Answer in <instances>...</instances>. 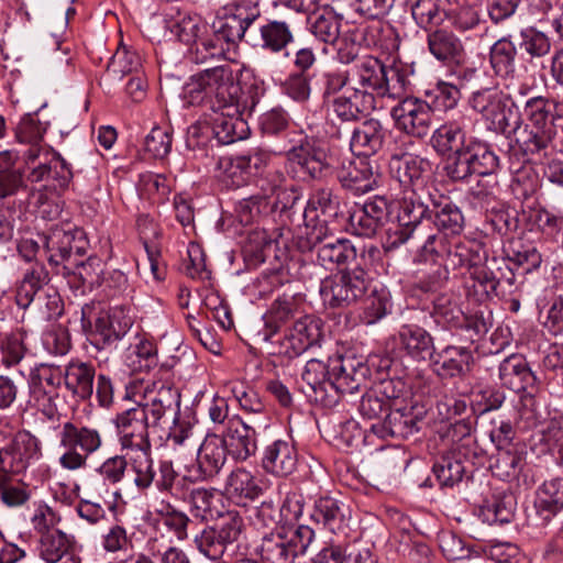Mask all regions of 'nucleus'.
Listing matches in <instances>:
<instances>
[{"label": "nucleus", "instance_id": "obj_1", "mask_svg": "<svg viewBox=\"0 0 563 563\" xmlns=\"http://www.w3.org/2000/svg\"><path fill=\"white\" fill-rule=\"evenodd\" d=\"M59 446L64 452L58 457L59 466L68 472H77L87 466L90 455L103 445V437L98 428L66 421L58 434Z\"/></svg>", "mask_w": 563, "mask_h": 563}, {"label": "nucleus", "instance_id": "obj_2", "mask_svg": "<svg viewBox=\"0 0 563 563\" xmlns=\"http://www.w3.org/2000/svg\"><path fill=\"white\" fill-rule=\"evenodd\" d=\"M352 80L372 96L400 98L406 90V76L397 68L385 67L377 58L366 56L351 69Z\"/></svg>", "mask_w": 563, "mask_h": 563}, {"label": "nucleus", "instance_id": "obj_3", "mask_svg": "<svg viewBox=\"0 0 563 563\" xmlns=\"http://www.w3.org/2000/svg\"><path fill=\"white\" fill-rule=\"evenodd\" d=\"M498 167L499 157L490 146L477 139L468 137L457 155L448 157L444 170L450 179L462 181L473 175L492 176Z\"/></svg>", "mask_w": 563, "mask_h": 563}, {"label": "nucleus", "instance_id": "obj_4", "mask_svg": "<svg viewBox=\"0 0 563 563\" xmlns=\"http://www.w3.org/2000/svg\"><path fill=\"white\" fill-rule=\"evenodd\" d=\"M368 277L366 272L356 267L321 282L320 296L330 307H343L355 302L366 291Z\"/></svg>", "mask_w": 563, "mask_h": 563}, {"label": "nucleus", "instance_id": "obj_5", "mask_svg": "<svg viewBox=\"0 0 563 563\" xmlns=\"http://www.w3.org/2000/svg\"><path fill=\"white\" fill-rule=\"evenodd\" d=\"M23 175L27 181L37 184L54 175L65 184L70 177V170L60 155L47 146L29 147L23 153Z\"/></svg>", "mask_w": 563, "mask_h": 563}, {"label": "nucleus", "instance_id": "obj_6", "mask_svg": "<svg viewBox=\"0 0 563 563\" xmlns=\"http://www.w3.org/2000/svg\"><path fill=\"white\" fill-rule=\"evenodd\" d=\"M508 103V97L496 89L476 91L470 99L471 107L487 122V128L498 133H507L511 125L514 113Z\"/></svg>", "mask_w": 563, "mask_h": 563}, {"label": "nucleus", "instance_id": "obj_7", "mask_svg": "<svg viewBox=\"0 0 563 563\" xmlns=\"http://www.w3.org/2000/svg\"><path fill=\"white\" fill-rule=\"evenodd\" d=\"M114 426L123 452L151 449L148 427L152 423L141 407L135 406L117 415Z\"/></svg>", "mask_w": 563, "mask_h": 563}, {"label": "nucleus", "instance_id": "obj_8", "mask_svg": "<svg viewBox=\"0 0 563 563\" xmlns=\"http://www.w3.org/2000/svg\"><path fill=\"white\" fill-rule=\"evenodd\" d=\"M429 211L430 206L421 200L416 189H405L397 213L398 227L389 233L386 247L390 250L404 244Z\"/></svg>", "mask_w": 563, "mask_h": 563}, {"label": "nucleus", "instance_id": "obj_9", "mask_svg": "<svg viewBox=\"0 0 563 563\" xmlns=\"http://www.w3.org/2000/svg\"><path fill=\"white\" fill-rule=\"evenodd\" d=\"M144 404L136 405L144 410L152 426L159 423L166 416H172L176 423L179 412L180 395L177 389L163 382H151L144 389Z\"/></svg>", "mask_w": 563, "mask_h": 563}, {"label": "nucleus", "instance_id": "obj_10", "mask_svg": "<svg viewBox=\"0 0 563 563\" xmlns=\"http://www.w3.org/2000/svg\"><path fill=\"white\" fill-rule=\"evenodd\" d=\"M323 223L316 225L309 233V240L317 247V262L328 268L346 264L356 257V250L351 241L328 236Z\"/></svg>", "mask_w": 563, "mask_h": 563}, {"label": "nucleus", "instance_id": "obj_11", "mask_svg": "<svg viewBox=\"0 0 563 563\" xmlns=\"http://www.w3.org/2000/svg\"><path fill=\"white\" fill-rule=\"evenodd\" d=\"M399 130L415 137H424L432 126L433 110L419 98H406L391 110Z\"/></svg>", "mask_w": 563, "mask_h": 563}, {"label": "nucleus", "instance_id": "obj_12", "mask_svg": "<svg viewBox=\"0 0 563 563\" xmlns=\"http://www.w3.org/2000/svg\"><path fill=\"white\" fill-rule=\"evenodd\" d=\"M41 454V441L30 431H19L11 442L0 450V471L13 474L21 473Z\"/></svg>", "mask_w": 563, "mask_h": 563}, {"label": "nucleus", "instance_id": "obj_13", "mask_svg": "<svg viewBox=\"0 0 563 563\" xmlns=\"http://www.w3.org/2000/svg\"><path fill=\"white\" fill-rule=\"evenodd\" d=\"M330 390L334 398L338 395L354 394L365 380L367 368L360 361L351 356L336 355L330 357Z\"/></svg>", "mask_w": 563, "mask_h": 563}, {"label": "nucleus", "instance_id": "obj_14", "mask_svg": "<svg viewBox=\"0 0 563 563\" xmlns=\"http://www.w3.org/2000/svg\"><path fill=\"white\" fill-rule=\"evenodd\" d=\"M49 262L59 264L70 258L73 254L82 256L87 252L88 240L85 232L77 227H55L51 230L45 242Z\"/></svg>", "mask_w": 563, "mask_h": 563}, {"label": "nucleus", "instance_id": "obj_15", "mask_svg": "<svg viewBox=\"0 0 563 563\" xmlns=\"http://www.w3.org/2000/svg\"><path fill=\"white\" fill-rule=\"evenodd\" d=\"M330 360L328 363L312 358L307 362L301 378L305 385H301L302 393L313 402L323 406L336 404L333 393L330 390Z\"/></svg>", "mask_w": 563, "mask_h": 563}, {"label": "nucleus", "instance_id": "obj_16", "mask_svg": "<svg viewBox=\"0 0 563 563\" xmlns=\"http://www.w3.org/2000/svg\"><path fill=\"white\" fill-rule=\"evenodd\" d=\"M499 379L505 387L516 393H525L530 401L538 390L536 375L526 358L519 354H512L499 364Z\"/></svg>", "mask_w": 563, "mask_h": 563}, {"label": "nucleus", "instance_id": "obj_17", "mask_svg": "<svg viewBox=\"0 0 563 563\" xmlns=\"http://www.w3.org/2000/svg\"><path fill=\"white\" fill-rule=\"evenodd\" d=\"M388 213L387 199L375 196L363 205L355 206L350 214V224L356 235L372 236L387 220Z\"/></svg>", "mask_w": 563, "mask_h": 563}, {"label": "nucleus", "instance_id": "obj_18", "mask_svg": "<svg viewBox=\"0 0 563 563\" xmlns=\"http://www.w3.org/2000/svg\"><path fill=\"white\" fill-rule=\"evenodd\" d=\"M389 172L405 189H415L430 172V163L411 153L394 154L389 159Z\"/></svg>", "mask_w": 563, "mask_h": 563}, {"label": "nucleus", "instance_id": "obj_19", "mask_svg": "<svg viewBox=\"0 0 563 563\" xmlns=\"http://www.w3.org/2000/svg\"><path fill=\"white\" fill-rule=\"evenodd\" d=\"M133 325L130 310L122 306L110 308L101 313L95 323L96 333L101 338L103 345L110 346L122 340Z\"/></svg>", "mask_w": 563, "mask_h": 563}, {"label": "nucleus", "instance_id": "obj_20", "mask_svg": "<svg viewBox=\"0 0 563 563\" xmlns=\"http://www.w3.org/2000/svg\"><path fill=\"white\" fill-rule=\"evenodd\" d=\"M485 260L483 247L474 242L466 241L454 244L446 254L445 265L437 269V279L432 282L437 286L448 279L449 269L468 268L470 271Z\"/></svg>", "mask_w": 563, "mask_h": 563}, {"label": "nucleus", "instance_id": "obj_21", "mask_svg": "<svg viewBox=\"0 0 563 563\" xmlns=\"http://www.w3.org/2000/svg\"><path fill=\"white\" fill-rule=\"evenodd\" d=\"M375 108L376 101L372 92L361 90L357 87L347 89L332 101L333 112L343 121L355 120L362 114L369 113Z\"/></svg>", "mask_w": 563, "mask_h": 563}, {"label": "nucleus", "instance_id": "obj_22", "mask_svg": "<svg viewBox=\"0 0 563 563\" xmlns=\"http://www.w3.org/2000/svg\"><path fill=\"white\" fill-rule=\"evenodd\" d=\"M321 338L320 320L306 316L297 320L285 335V344L292 355H299Z\"/></svg>", "mask_w": 563, "mask_h": 563}, {"label": "nucleus", "instance_id": "obj_23", "mask_svg": "<svg viewBox=\"0 0 563 563\" xmlns=\"http://www.w3.org/2000/svg\"><path fill=\"white\" fill-rule=\"evenodd\" d=\"M76 538L60 529L46 531L40 538L38 556L46 563H57L76 551Z\"/></svg>", "mask_w": 563, "mask_h": 563}, {"label": "nucleus", "instance_id": "obj_24", "mask_svg": "<svg viewBox=\"0 0 563 563\" xmlns=\"http://www.w3.org/2000/svg\"><path fill=\"white\" fill-rule=\"evenodd\" d=\"M430 53L440 62L462 64L466 57L462 41L452 32L435 30L428 35Z\"/></svg>", "mask_w": 563, "mask_h": 563}, {"label": "nucleus", "instance_id": "obj_25", "mask_svg": "<svg viewBox=\"0 0 563 563\" xmlns=\"http://www.w3.org/2000/svg\"><path fill=\"white\" fill-rule=\"evenodd\" d=\"M225 441L216 434H209L200 444L197 454L199 477L202 479L219 473L225 461Z\"/></svg>", "mask_w": 563, "mask_h": 563}, {"label": "nucleus", "instance_id": "obj_26", "mask_svg": "<svg viewBox=\"0 0 563 563\" xmlns=\"http://www.w3.org/2000/svg\"><path fill=\"white\" fill-rule=\"evenodd\" d=\"M386 131L377 120H366L356 126L351 137V150L357 156H369L384 145Z\"/></svg>", "mask_w": 563, "mask_h": 563}, {"label": "nucleus", "instance_id": "obj_27", "mask_svg": "<svg viewBox=\"0 0 563 563\" xmlns=\"http://www.w3.org/2000/svg\"><path fill=\"white\" fill-rule=\"evenodd\" d=\"M288 158L300 165L312 178L319 177L330 165L325 150L311 141L294 147L288 153Z\"/></svg>", "mask_w": 563, "mask_h": 563}, {"label": "nucleus", "instance_id": "obj_28", "mask_svg": "<svg viewBox=\"0 0 563 563\" xmlns=\"http://www.w3.org/2000/svg\"><path fill=\"white\" fill-rule=\"evenodd\" d=\"M262 465L269 473L280 476L289 475L297 465L296 450L288 442L275 441L266 448Z\"/></svg>", "mask_w": 563, "mask_h": 563}, {"label": "nucleus", "instance_id": "obj_29", "mask_svg": "<svg viewBox=\"0 0 563 563\" xmlns=\"http://www.w3.org/2000/svg\"><path fill=\"white\" fill-rule=\"evenodd\" d=\"M429 213L433 214L434 225L445 234H459L463 230L462 211L448 197L431 199Z\"/></svg>", "mask_w": 563, "mask_h": 563}, {"label": "nucleus", "instance_id": "obj_30", "mask_svg": "<svg viewBox=\"0 0 563 563\" xmlns=\"http://www.w3.org/2000/svg\"><path fill=\"white\" fill-rule=\"evenodd\" d=\"M372 429L379 437L390 435L393 438L406 439L413 434L418 427L417 419L410 409H395L382 422L373 424Z\"/></svg>", "mask_w": 563, "mask_h": 563}, {"label": "nucleus", "instance_id": "obj_31", "mask_svg": "<svg viewBox=\"0 0 563 563\" xmlns=\"http://www.w3.org/2000/svg\"><path fill=\"white\" fill-rule=\"evenodd\" d=\"M308 29L317 40L334 45L341 35V18L332 9L322 8L309 15Z\"/></svg>", "mask_w": 563, "mask_h": 563}, {"label": "nucleus", "instance_id": "obj_32", "mask_svg": "<svg viewBox=\"0 0 563 563\" xmlns=\"http://www.w3.org/2000/svg\"><path fill=\"white\" fill-rule=\"evenodd\" d=\"M396 340L399 346L412 358L424 360L431 354L432 339L422 328L406 324L400 328Z\"/></svg>", "mask_w": 563, "mask_h": 563}, {"label": "nucleus", "instance_id": "obj_33", "mask_svg": "<svg viewBox=\"0 0 563 563\" xmlns=\"http://www.w3.org/2000/svg\"><path fill=\"white\" fill-rule=\"evenodd\" d=\"M472 354L466 347L446 346L437 354L434 367L443 377H455L470 369Z\"/></svg>", "mask_w": 563, "mask_h": 563}, {"label": "nucleus", "instance_id": "obj_34", "mask_svg": "<svg viewBox=\"0 0 563 563\" xmlns=\"http://www.w3.org/2000/svg\"><path fill=\"white\" fill-rule=\"evenodd\" d=\"M345 185L356 191L367 192L378 184V172L374 168L366 156H358L350 163L346 174L342 176Z\"/></svg>", "mask_w": 563, "mask_h": 563}, {"label": "nucleus", "instance_id": "obj_35", "mask_svg": "<svg viewBox=\"0 0 563 563\" xmlns=\"http://www.w3.org/2000/svg\"><path fill=\"white\" fill-rule=\"evenodd\" d=\"M468 139L464 130L456 123L439 126L431 136V145L440 155H457Z\"/></svg>", "mask_w": 563, "mask_h": 563}, {"label": "nucleus", "instance_id": "obj_36", "mask_svg": "<svg viewBox=\"0 0 563 563\" xmlns=\"http://www.w3.org/2000/svg\"><path fill=\"white\" fill-rule=\"evenodd\" d=\"M393 382H384L374 389L363 395L360 404V412L366 419L379 420L384 412L391 408V398L397 396L389 393Z\"/></svg>", "mask_w": 563, "mask_h": 563}, {"label": "nucleus", "instance_id": "obj_37", "mask_svg": "<svg viewBox=\"0 0 563 563\" xmlns=\"http://www.w3.org/2000/svg\"><path fill=\"white\" fill-rule=\"evenodd\" d=\"M95 369L87 363H70L63 379L68 390L80 399H87L93 391Z\"/></svg>", "mask_w": 563, "mask_h": 563}, {"label": "nucleus", "instance_id": "obj_38", "mask_svg": "<svg viewBox=\"0 0 563 563\" xmlns=\"http://www.w3.org/2000/svg\"><path fill=\"white\" fill-rule=\"evenodd\" d=\"M210 124L214 137L222 144H231L246 137V122L243 118H233L229 114L214 112L210 120Z\"/></svg>", "mask_w": 563, "mask_h": 563}, {"label": "nucleus", "instance_id": "obj_39", "mask_svg": "<svg viewBox=\"0 0 563 563\" xmlns=\"http://www.w3.org/2000/svg\"><path fill=\"white\" fill-rule=\"evenodd\" d=\"M517 48L509 36L496 41L490 48L489 60L495 74L503 78H514Z\"/></svg>", "mask_w": 563, "mask_h": 563}, {"label": "nucleus", "instance_id": "obj_40", "mask_svg": "<svg viewBox=\"0 0 563 563\" xmlns=\"http://www.w3.org/2000/svg\"><path fill=\"white\" fill-rule=\"evenodd\" d=\"M157 347L147 339L137 338L125 353V364L133 372H144L157 365Z\"/></svg>", "mask_w": 563, "mask_h": 563}, {"label": "nucleus", "instance_id": "obj_41", "mask_svg": "<svg viewBox=\"0 0 563 563\" xmlns=\"http://www.w3.org/2000/svg\"><path fill=\"white\" fill-rule=\"evenodd\" d=\"M313 518L332 532L346 527V515L343 505L334 498L322 497L314 506Z\"/></svg>", "mask_w": 563, "mask_h": 563}, {"label": "nucleus", "instance_id": "obj_42", "mask_svg": "<svg viewBox=\"0 0 563 563\" xmlns=\"http://www.w3.org/2000/svg\"><path fill=\"white\" fill-rule=\"evenodd\" d=\"M255 551L264 563H294L296 559L294 550L287 547L286 538L280 534L264 537Z\"/></svg>", "mask_w": 563, "mask_h": 563}, {"label": "nucleus", "instance_id": "obj_43", "mask_svg": "<svg viewBox=\"0 0 563 563\" xmlns=\"http://www.w3.org/2000/svg\"><path fill=\"white\" fill-rule=\"evenodd\" d=\"M132 472L134 473V484L139 489L148 488L155 479L156 472L153 466V460L150 450H139L125 453Z\"/></svg>", "mask_w": 563, "mask_h": 563}, {"label": "nucleus", "instance_id": "obj_44", "mask_svg": "<svg viewBox=\"0 0 563 563\" xmlns=\"http://www.w3.org/2000/svg\"><path fill=\"white\" fill-rule=\"evenodd\" d=\"M48 274L42 265L33 266L25 273L16 290V303L21 308H27L34 300L35 295L47 283Z\"/></svg>", "mask_w": 563, "mask_h": 563}, {"label": "nucleus", "instance_id": "obj_45", "mask_svg": "<svg viewBox=\"0 0 563 563\" xmlns=\"http://www.w3.org/2000/svg\"><path fill=\"white\" fill-rule=\"evenodd\" d=\"M245 32V20L235 14L224 16L213 23V36L222 42L223 46L227 44L228 51L243 40Z\"/></svg>", "mask_w": 563, "mask_h": 563}, {"label": "nucleus", "instance_id": "obj_46", "mask_svg": "<svg viewBox=\"0 0 563 563\" xmlns=\"http://www.w3.org/2000/svg\"><path fill=\"white\" fill-rule=\"evenodd\" d=\"M278 179L279 177L274 168L265 170L264 174L252 175V183L256 188H258V191L253 192L251 197H249V203L251 202L253 206L258 205V213L267 211V200L275 194L278 186Z\"/></svg>", "mask_w": 563, "mask_h": 563}, {"label": "nucleus", "instance_id": "obj_47", "mask_svg": "<svg viewBox=\"0 0 563 563\" xmlns=\"http://www.w3.org/2000/svg\"><path fill=\"white\" fill-rule=\"evenodd\" d=\"M536 507L539 511L555 514L563 509V478L545 481L537 492Z\"/></svg>", "mask_w": 563, "mask_h": 563}, {"label": "nucleus", "instance_id": "obj_48", "mask_svg": "<svg viewBox=\"0 0 563 563\" xmlns=\"http://www.w3.org/2000/svg\"><path fill=\"white\" fill-rule=\"evenodd\" d=\"M63 372L59 367L41 364L31 371L29 386L34 394H47L60 386Z\"/></svg>", "mask_w": 563, "mask_h": 563}, {"label": "nucleus", "instance_id": "obj_49", "mask_svg": "<svg viewBox=\"0 0 563 563\" xmlns=\"http://www.w3.org/2000/svg\"><path fill=\"white\" fill-rule=\"evenodd\" d=\"M261 46L273 52H280L294 41L289 25L282 21H271L260 29Z\"/></svg>", "mask_w": 563, "mask_h": 563}, {"label": "nucleus", "instance_id": "obj_50", "mask_svg": "<svg viewBox=\"0 0 563 563\" xmlns=\"http://www.w3.org/2000/svg\"><path fill=\"white\" fill-rule=\"evenodd\" d=\"M433 317L444 325L460 324L464 313L460 307L459 297L454 294H441L433 302Z\"/></svg>", "mask_w": 563, "mask_h": 563}, {"label": "nucleus", "instance_id": "obj_51", "mask_svg": "<svg viewBox=\"0 0 563 563\" xmlns=\"http://www.w3.org/2000/svg\"><path fill=\"white\" fill-rule=\"evenodd\" d=\"M191 505L195 516L201 520H214L220 516L218 504L220 495L214 489L196 488L191 492Z\"/></svg>", "mask_w": 563, "mask_h": 563}, {"label": "nucleus", "instance_id": "obj_52", "mask_svg": "<svg viewBox=\"0 0 563 563\" xmlns=\"http://www.w3.org/2000/svg\"><path fill=\"white\" fill-rule=\"evenodd\" d=\"M140 67L141 57L139 54L123 47L113 54L107 68V75L113 80H121L125 75L136 73Z\"/></svg>", "mask_w": 563, "mask_h": 563}, {"label": "nucleus", "instance_id": "obj_53", "mask_svg": "<svg viewBox=\"0 0 563 563\" xmlns=\"http://www.w3.org/2000/svg\"><path fill=\"white\" fill-rule=\"evenodd\" d=\"M46 124L42 123L35 113L24 114L15 128V139L19 143L30 147L43 146L41 144L46 132Z\"/></svg>", "mask_w": 563, "mask_h": 563}, {"label": "nucleus", "instance_id": "obj_54", "mask_svg": "<svg viewBox=\"0 0 563 563\" xmlns=\"http://www.w3.org/2000/svg\"><path fill=\"white\" fill-rule=\"evenodd\" d=\"M228 452L236 459H246V423L240 417L229 420L227 432L222 438Z\"/></svg>", "mask_w": 563, "mask_h": 563}, {"label": "nucleus", "instance_id": "obj_55", "mask_svg": "<svg viewBox=\"0 0 563 563\" xmlns=\"http://www.w3.org/2000/svg\"><path fill=\"white\" fill-rule=\"evenodd\" d=\"M159 521L175 533L178 540L187 538V526L189 518L186 514L177 510L169 503L161 501L155 508Z\"/></svg>", "mask_w": 563, "mask_h": 563}, {"label": "nucleus", "instance_id": "obj_56", "mask_svg": "<svg viewBox=\"0 0 563 563\" xmlns=\"http://www.w3.org/2000/svg\"><path fill=\"white\" fill-rule=\"evenodd\" d=\"M222 183L230 188H240L246 184V158L225 156L219 162Z\"/></svg>", "mask_w": 563, "mask_h": 563}, {"label": "nucleus", "instance_id": "obj_57", "mask_svg": "<svg viewBox=\"0 0 563 563\" xmlns=\"http://www.w3.org/2000/svg\"><path fill=\"white\" fill-rule=\"evenodd\" d=\"M390 310L389 296L385 290H374L363 302L361 320L365 324H374Z\"/></svg>", "mask_w": 563, "mask_h": 563}, {"label": "nucleus", "instance_id": "obj_58", "mask_svg": "<svg viewBox=\"0 0 563 563\" xmlns=\"http://www.w3.org/2000/svg\"><path fill=\"white\" fill-rule=\"evenodd\" d=\"M411 13L417 24L424 29L440 25L445 18L435 0H416Z\"/></svg>", "mask_w": 563, "mask_h": 563}, {"label": "nucleus", "instance_id": "obj_59", "mask_svg": "<svg viewBox=\"0 0 563 563\" xmlns=\"http://www.w3.org/2000/svg\"><path fill=\"white\" fill-rule=\"evenodd\" d=\"M523 465V459L520 453L515 451H501L497 454L492 465L495 476L503 481L516 478Z\"/></svg>", "mask_w": 563, "mask_h": 563}, {"label": "nucleus", "instance_id": "obj_60", "mask_svg": "<svg viewBox=\"0 0 563 563\" xmlns=\"http://www.w3.org/2000/svg\"><path fill=\"white\" fill-rule=\"evenodd\" d=\"M433 473L441 486L451 487L462 479L464 466L454 456L444 455L434 464Z\"/></svg>", "mask_w": 563, "mask_h": 563}, {"label": "nucleus", "instance_id": "obj_61", "mask_svg": "<svg viewBox=\"0 0 563 563\" xmlns=\"http://www.w3.org/2000/svg\"><path fill=\"white\" fill-rule=\"evenodd\" d=\"M195 543L199 552L211 560L219 559L227 545L213 528L203 529L200 534L196 536Z\"/></svg>", "mask_w": 563, "mask_h": 563}, {"label": "nucleus", "instance_id": "obj_62", "mask_svg": "<svg viewBox=\"0 0 563 563\" xmlns=\"http://www.w3.org/2000/svg\"><path fill=\"white\" fill-rule=\"evenodd\" d=\"M201 29H207L197 15H180L172 26V32L179 41L190 44L195 43L201 33Z\"/></svg>", "mask_w": 563, "mask_h": 563}, {"label": "nucleus", "instance_id": "obj_63", "mask_svg": "<svg viewBox=\"0 0 563 563\" xmlns=\"http://www.w3.org/2000/svg\"><path fill=\"white\" fill-rule=\"evenodd\" d=\"M144 148L154 158L166 157L172 148L169 132L159 126L153 128L145 137Z\"/></svg>", "mask_w": 563, "mask_h": 563}, {"label": "nucleus", "instance_id": "obj_64", "mask_svg": "<svg viewBox=\"0 0 563 563\" xmlns=\"http://www.w3.org/2000/svg\"><path fill=\"white\" fill-rule=\"evenodd\" d=\"M195 47L190 49V59L196 64H203L211 58L220 57L224 53L222 42H219L214 36L211 38H198Z\"/></svg>", "mask_w": 563, "mask_h": 563}]
</instances>
